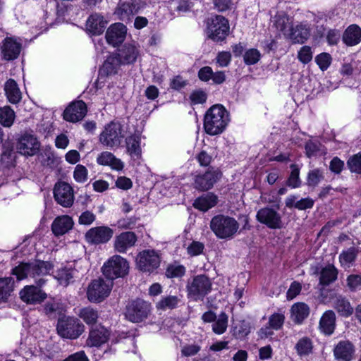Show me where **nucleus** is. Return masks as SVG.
Segmentation results:
<instances>
[{"label":"nucleus","instance_id":"1","mask_svg":"<svg viewBox=\"0 0 361 361\" xmlns=\"http://www.w3.org/2000/svg\"><path fill=\"white\" fill-rule=\"evenodd\" d=\"M53 269V264L49 261L35 259L27 262H21L12 269V274L18 281L32 279L39 287L47 283L45 277Z\"/></svg>","mask_w":361,"mask_h":361},{"label":"nucleus","instance_id":"2","mask_svg":"<svg viewBox=\"0 0 361 361\" xmlns=\"http://www.w3.org/2000/svg\"><path fill=\"white\" fill-rule=\"evenodd\" d=\"M228 122V115L226 109L220 104L210 107L206 112L204 118L205 132L211 135L221 133Z\"/></svg>","mask_w":361,"mask_h":361},{"label":"nucleus","instance_id":"3","mask_svg":"<svg viewBox=\"0 0 361 361\" xmlns=\"http://www.w3.org/2000/svg\"><path fill=\"white\" fill-rule=\"evenodd\" d=\"M210 229L219 239H231L239 229V224L233 217L217 214L210 221Z\"/></svg>","mask_w":361,"mask_h":361},{"label":"nucleus","instance_id":"4","mask_svg":"<svg viewBox=\"0 0 361 361\" xmlns=\"http://www.w3.org/2000/svg\"><path fill=\"white\" fill-rule=\"evenodd\" d=\"M228 20L223 16L216 15L207 19L206 34L214 42L224 40L229 33Z\"/></svg>","mask_w":361,"mask_h":361},{"label":"nucleus","instance_id":"5","mask_svg":"<svg viewBox=\"0 0 361 361\" xmlns=\"http://www.w3.org/2000/svg\"><path fill=\"white\" fill-rule=\"evenodd\" d=\"M124 137L123 126L118 121H111L106 124L99 135V140L109 148L119 147Z\"/></svg>","mask_w":361,"mask_h":361},{"label":"nucleus","instance_id":"6","mask_svg":"<svg viewBox=\"0 0 361 361\" xmlns=\"http://www.w3.org/2000/svg\"><path fill=\"white\" fill-rule=\"evenodd\" d=\"M188 296L193 300H203L212 290V281L204 274L197 275L186 286Z\"/></svg>","mask_w":361,"mask_h":361},{"label":"nucleus","instance_id":"7","mask_svg":"<svg viewBox=\"0 0 361 361\" xmlns=\"http://www.w3.org/2000/svg\"><path fill=\"white\" fill-rule=\"evenodd\" d=\"M56 330L59 336L64 338L75 339L85 331V326L75 317L59 319Z\"/></svg>","mask_w":361,"mask_h":361},{"label":"nucleus","instance_id":"8","mask_svg":"<svg viewBox=\"0 0 361 361\" xmlns=\"http://www.w3.org/2000/svg\"><path fill=\"white\" fill-rule=\"evenodd\" d=\"M128 262L120 255H114L102 267L103 274L111 281L126 276L128 273Z\"/></svg>","mask_w":361,"mask_h":361},{"label":"nucleus","instance_id":"9","mask_svg":"<svg viewBox=\"0 0 361 361\" xmlns=\"http://www.w3.org/2000/svg\"><path fill=\"white\" fill-rule=\"evenodd\" d=\"M113 286L111 281L102 279L93 280L88 286L87 297L92 302H100L109 296Z\"/></svg>","mask_w":361,"mask_h":361},{"label":"nucleus","instance_id":"10","mask_svg":"<svg viewBox=\"0 0 361 361\" xmlns=\"http://www.w3.org/2000/svg\"><path fill=\"white\" fill-rule=\"evenodd\" d=\"M256 219L270 229H281L283 227L281 214L269 206L262 207L257 212Z\"/></svg>","mask_w":361,"mask_h":361},{"label":"nucleus","instance_id":"11","mask_svg":"<svg viewBox=\"0 0 361 361\" xmlns=\"http://www.w3.org/2000/svg\"><path fill=\"white\" fill-rule=\"evenodd\" d=\"M40 147V142L35 135L31 132H25L18 137L16 145L17 151L27 157L36 154Z\"/></svg>","mask_w":361,"mask_h":361},{"label":"nucleus","instance_id":"12","mask_svg":"<svg viewBox=\"0 0 361 361\" xmlns=\"http://www.w3.org/2000/svg\"><path fill=\"white\" fill-rule=\"evenodd\" d=\"M150 305L142 300H135L126 306V317L132 322H140L148 317Z\"/></svg>","mask_w":361,"mask_h":361},{"label":"nucleus","instance_id":"13","mask_svg":"<svg viewBox=\"0 0 361 361\" xmlns=\"http://www.w3.org/2000/svg\"><path fill=\"white\" fill-rule=\"evenodd\" d=\"M136 264L140 270L151 273L159 267L160 257L154 250H143L137 255Z\"/></svg>","mask_w":361,"mask_h":361},{"label":"nucleus","instance_id":"14","mask_svg":"<svg viewBox=\"0 0 361 361\" xmlns=\"http://www.w3.org/2000/svg\"><path fill=\"white\" fill-rule=\"evenodd\" d=\"M54 197L56 202L62 207H70L74 202L73 189L66 182H57L54 188Z\"/></svg>","mask_w":361,"mask_h":361},{"label":"nucleus","instance_id":"15","mask_svg":"<svg viewBox=\"0 0 361 361\" xmlns=\"http://www.w3.org/2000/svg\"><path fill=\"white\" fill-rule=\"evenodd\" d=\"M114 231L108 226H97L89 229L85 233L86 241L92 245L104 244L112 238Z\"/></svg>","mask_w":361,"mask_h":361},{"label":"nucleus","instance_id":"16","mask_svg":"<svg viewBox=\"0 0 361 361\" xmlns=\"http://www.w3.org/2000/svg\"><path fill=\"white\" fill-rule=\"evenodd\" d=\"M37 285L25 286L20 291V298L25 303L29 305L40 304L47 298V293Z\"/></svg>","mask_w":361,"mask_h":361},{"label":"nucleus","instance_id":"17","mask_svg":"<svg viewBox=\"0 0 361 361\" xmlns=\"http://www.w3.org/2000/svg\"><path fill=\"white\" fill-rule=\"evenodd\" d=\"M87 113V106L84 102L76 101L68 105L64 110L63 116L68 122H78L82 120Z\"/></svg>","mask_w":361,"mask_h":361},{"label":"nucleus","instance_id":"18","mask_svg":"<svg viewBox=\"0 0 361 361\" xmlns=\"http://www.w3.org/2000/svg\"><path fill=\"white\" fill-rule=\"evenodd\" d=\"M355 352V346L349 341H341L334 348V355L336 361H351Z\"/></svg>","mask_w":361,"mask_h":361},{"label":"nucleus","instance_id":"19","mask_svg":"<svg viewBox=\"0 0 361 361\" xmlns=\"http://www.w3.org/2000/svg\"><path fill=\"white\" fill-rule=\"evenodd\" d=\"M126 33V27L123 23H116L107 29L106 39L109 44L115 47L124 41Z\"/></svg>","mask_w":361,"mask_h":361},{"label":"nucleus","instance_id":"20","mask_svg":"<svg viewBox=\"0 0 361 361\" xmlns=\"http://www.w3.org/2000/svg\"><path fill=\"white\" fill-rule=\"evenodd\" d=\"M4 59L12 61L17 59L20 53L21 44L12 37H6L1 47Z\"/></svg>","mask_w":361,"mask_h":361},{"label":"nucleus","instance_id":"21","mask_svg":"<svg viewBox=\"0 0 361 361\" xmlns=\"http://www.w3.org/2000/svg\"><path fill=\"white\" fill-rule=\"evenodd\" d=\"M220 173L215 170H209L204 174L198 175L195 179V188L199 190H208L219 178Z\"/></svg>","mask_w":361,"mask_h":361},{"label":"nucleus","instance_id":"22","mask_svg":"<svg viewBox=\"0 0 361 361\" xmlns=\"http://www.w3.org/2000/svg\"><path fill=\"white\" fill-rule=\"evenodd\" d=\"M123 64H131L135 62L140 55L139 46L133 43L125 44L117 54Z\"/></svg>","mask_w":361,"mask_h":361},{"label":"nucleus","instance_id":"23","mask_svg":"<svg viewBox=\"0 0 361 361\" xmlns=\"http://www.w3.org/2000/svg\"><path fill=\"white\" fill-rule=\"evenodd\" d=\"M136 241L137 236L133 232H123L116 237L114 248L117 252L124 253L128 248L133 247Z\"/></svg>","mask_w":361,"mask_h":361},{"label":"nucleus","instance_id":"24","mask_svg":"<svg viewBox=\"0 0 361 361\" xmlns=\"http://www.w3.org/2000/svg\"><path fill=\"white\" fill-rule=\"evenodd\" d=\"M109 336L108 330L99 326L90 331L86 343L90 347L100 346L108 341Z\"/></svg>","mask_w":361,"mask_h":361},{"label":"nucleus","instance_id":"25","mask_svg":"<svg viewBox=\"0 0 361 361\" xmlns=\"http://www.w3.org/2000/svg\"><path fill=\"white\" fill-rule=\"evenodd\" d=\"M73 221L67 216H61L55 219L51 224V230L55 235H62L72 228Z\"/></svg>","mask_w":361,"mask_h":361},{"label":"nucleus","instance_id":"26","mask_svg":"<svg viewBox=\"0 0 361 361\" xmlns=\"http://www.w3.org/2000/svg\"><path fill=\"white\" fill-rule=\"evenodd\" d=\"M97 163L102 166H109L112 169L120 171L123 168V163L110 152H103L97 158Z\"/></svg>","mask_w":361,"mask_h":361},{"label":"nucleus","instance_id":"27","mask_svg":"<svg viewBox=\"0 0 361 361\" xmlns=\"http://www.w3.org/2000/svg\"><path fill=\"white\" fill-rule=\"evenodd\" d=\"M107 21L98 13L92 14L87 21V29L93 35H100L106 26Z\"/></svg>","mask_w":361,"mask_h":361},{"label":"nucleus","instance_id":"28","mask_svg":"<svg viewBox=\"0 0 361 361\" xmlns=\"http://www.w3.org/2000/svg\"><path fill=\"white\" fill-rule=\"evenodd\" d=\"M218 202V197L212 192H207L197 197L194 203L195 208L207 212L209 209L214 207Z\"/></svg>","mask_w":361,"mask_h":361},{"label":"nucleus","instance_id":"29","mask_svg":"<svg viewBox=\"0 0 361 361\" xmlns=\"http://www.w3.org/2000/svg\"><path fill=\"white\" fill-rule=\"evenodd\" d=\"M314 201L310 197L301 198L298 200L295 195H290L285 200L286 207L292 209L295 208L298 210H305L311 209L314 206Z\"/></svg>","mask_w":361,"mask_h":361},{"label":"nucleus","instance_id":"30","mask_svg":"<svg viewBox=\"0 0 361 361\" xmlns=\"http://www.w3.org/2000/svg\"><path fill=\"white\" fill-rule=\"evenodd\" d=\"M310 307L305 302H296L290 309V318L293 322L300 324L308 317Z\"/></svg>","mask_w":361,"mask_h":361},{"label":"nucleus","instance_id":"31","mask_svg":"<svg viewBox=\"0 0 361 361\" xmlns=\"http://www.w3.org/2000/svg\"><path fill=\"white\" fill-rule=\"evenodd\" d=\"M343 41L348 46H354L361 41V28L355 25H350L345 30Z\"/></svg>","mask_w":361,"mask_h":361},{"label":"nucleus","instance_id":"32","mask_svg":"<svg viewBox=\"0 0 361 361\" xmlns=\"http://www.w3.org/2000/svg\"><path fill=\"white\" fill-rule=\"evenodd\" d=\"M4 90L9 102L16 104L21 100V92L13 79H9L5 82Z\"/></svg>","mask_w":361,"mask_h":361},{"label":"nucleus","instance_id":"33","mask_svg":"<svg viewBox=\"0 0 361 361\" xmlns=\"http://www.w3.org/2000/svg\"><path fill=\"white\" fill-rule=\"evenodd\" d=\"M64 312L63 305L55 299H51L45 302L43 306V312L49 319H56Z\"/></svg>","mask_w":361,"mask_h":361},{"label":"nucleus","instance_id":"34","mask_svg":"<svg viewBox=\"0 0 361 361\" xmlns=\"http://www.w3.org/2000/svg\"><path fill=\"white\" fill-rule=\"evenodd\" d=\"M336 314L334 311H326L320 319V329L325 334L331 335L335 329Z\"/></svg>","mask_w":361,"mask_h":361},{"label":"nucleus","instance_id":"35","mask_svg":"<svg viewBox=\"0 0 361 361\" xmlns=\"http://www.w3.org/2000/svg\"><path fill=\"white\" fill-rule=\"evenodd\" d=\"M338 269L333 264H328L320 271L319 284L327 286L334 282L338 277Z\"/></svg>","mask_w":361,"mask_h":361},{"label":"nucleus","instance_id":"36","mask_svg":"<svg viewBox=\"0 0 361 361\" xmlns=\"http://www.w3.org/2000/svg\"><path fill=\"white\" fill-rule=\"evenodd\" d=\"M126 144L128 153L133 158H139L141 156L140 136L135 133L126 138Z\"/></svg>","mask_w":361,"mask_h":361},{"label":"nucleus","instance_id":"37","mask_svg":"<svg viewBox=\"0 0 361 361\" xmlns=\"http://www.w3.org/2000/svg\"><path fill=\"white\" fill-rule=\"evenodd\" d=\"M334 307L340 315L345 317L350 316L353 312L349 300L341 295L336 296L334 300Z\"/></svg>","mask_w":361,"mask_h":361},{"label":"nucleus","instance_id":"38","mask_svg":"<svg viewBox=\"0 0 361 361\" xmlns=\"http://www.w3.org/2000/svg\"><path fill=\"white\" fill-rule=\"evenodd\" d=\"M274 25L287 38L290 35L293 27L292 19L286 15L276 16L275 17Z\"/></svg>","mask_w":361,"mask_h":361},{"label":"nucleus","instance_id":"39","mask_svg":"<svg viewBox=\"0 0 361 361\" xmlns=\"http://www.w3.org/2000/svg\"><path fill=\"white\" fill-rule=\"evenodd\" d=\"M121 64L123 63L117 54L110 55L104 61L101 72L107 75L116 74Z\"/></svg>","mask_w":361,"mask_h":361},{"label":"nucleus","instance_id":"40","mask_svg":"<svg viewBox=\"0 0 361 361\" xmlns=\"http://www.w3.org/2000/svg\"><path fill=\"white\" fill-rule=\"evenodd\" d=\"M358 249L355 247H350L348 249L343 250L339 255V262L341 267L344 268H350L357 258L358 255Z\"/></svg>","mask_w":361,"mask_h":361},{"label":"nucleus","instance_id":"41","mask_svg":"<svg viewBox=\"0 0 361 361\" xmlns=\"http://www.w3.org/2000/svg\"><path fill=\"white\" fill-rule=\"evenodd\" d=\"M76 273L73 269L63 268L57 271L55 278L61 286H67L77 277Z\"/></svg>","mask_w":361,"mask_h":361},{"label":"nucleus","instance_id":"42","mask_svg":"<svg viewBox=\"0 0 361 361\" xmlns=\"http://www.w3.org/2000/svg\"><path fill=\"white\" fill-rule=\"evenodd\" d=\"M14 288V280L12 277L0 278V302H6Z\"/></svg>","mask_w":361,"mask_h":361},{"label":"nucleus","instance_id":"43","mask_svg":"<svg viewBox=\"0 0 361 361\" xmlns=\"http://www.w3.org/2000/svg\"><path fill=\"white\" fill-rule=\"evenodd\" d=\"M310 37V32L307 28L303 25H298L293 27L288 39H291L293 43H304Z\"/></svg>","mask_w":361,"mask_h":361},{"label":"nucleus","instance_id":"44","mask_svg":"<svg viewBox=\"0 0 361 361\" xmlns=\"http://www.w3.org/2000/svg\"><path fill=\"white\" fill-rule=\"evenodd\" d=\"M137 12L136 6L129 2L120 4L116 11V14L118 18L123 20H129L130 17L133 16Z\"/></svg>","mask_w":361,"mask_h":361},{"label":"nucleus","instance_id":"45","mask_svg":"<svg viewBox=\"0 0 361 361\" xmlns=\"http://www.w3.org/2000/svg\"><path fill=\"white\" fill-rule=\"evenodd\" d=\"M78 316L87 324L93 325L97 323L99 314L97 310H94L91 307H86L80 310Z\"/></svg>","mask_w":361,"mask_h":361},{"label":"nucleus","instance_id":"46","mask_svg":"<svg viewBox=\"0 0 361 361\" xmlns=\"http://www.w3.org/2000/svg\"><path fill=\"white\" fill-rule=\"evenodd\" d=\"M180 298L176 295H168L163 297L156 305L158 310H172L178 307Z\"/></svg>","mask_w":361,"mask_h":361},{"label":"nucleus","instance_id":"47","mask_svg":"<svg viewBox=\"0 0 361 361\" xmlns=\"http://www.w3.org/2000/svg\"><path fill=\"white\" fill-rule=\"evenodd\" d=\"M15 117V112L9 106L0 108V123L3 126L11 127L14 122Z\"/></svg>","mask_w":361,"mask_h":361},{"label":"nucleus","instance_id":"48","mask_svg":"<svg viewBox=\"0 0 361 361\" xmlns=\"http://www.w3.org/2000/svg\"><path fill=\"white\" fill-rule=\"evenodd\" d=\"M228 326V316L225 312H221L212 324V330L216 334H224Z\"/></svg>","mask_w":361,"mask_h":361},{"label":"nucleus","instance_id":"49","mask_svg":"<svg viewBox=\"0 0 361 361\" xmlns=\"http://www.w3.org/2000/svg\"><path fill=\"white\" fill-rule=\"evenodd\" d=\"M291 173L286 181V185L292 188H296L300 186L301 180L299 177L300 169L295 164H291Z\"/></svg>","mask_w":361,"mask_h":361},{"label":"nucleus","instance_id":"50","mask_svg":"<svg viewBox=\"0 0 361 361\" xmlns=\"http://www.w3.org/2000/svg\"><path fill=\"white\" fill-rule=\"evenodd\" d=\"M295 349L300 356L308 355L312 349L311 340L307 337L300 339L295 345Z\"/></svg>","mask_w":361,"mask_h":361},{"label":"nucleus","instance_id":"51","mask_svg":"<svg viewBox=\"0 0 361 361\" xmlns=\"http://www.w3.org/2000/svg\"><path fill=\"white\" fill-rule=\"evenodd\" d=\"M38 159L43 166H52L55 157L53 152L49 148H46L38 155Z\"/></svg>","mask_w":361,"mask_h":361},{"label":"nucleus","instance_id":"52","mask_svg":"<svg viewBox=\"0 0 361 361\" xmlns=\"http://www.w3.org/2000/svg\"><path fill=\"white\" fill-rule=\"evenodd\" d=\"M185 273V268L183 265H169L166 270V276L167 278H179Z\"/></svg>","mask_w":361,"mask_h":361},{"label":"nucleus","instance_id":"53","mask_svg":"<svg viewBox=\"0 0 361 361\" xmlns=\"http://www.w3.org/2000/svg\"><path fill=\"white\" fill-rule=\"evenodd\" d=\"M347 165L351 172L361 174V152L349 158Z\"/></svg>","mask_w":361,"mask_h":361},{"label":"nucleus","instance_id":"54","mask_svg":"<svg viewBox=\"0 0 361 361\" xmlns=\"http://www.w3.org/2000/svg\"><path fill=\"white\" fill-rule=\"evenodd\" d=\"M323 178V174L319 169L312 170L308 173L307 184L310 187L314 188Z\"/></svg>","mask_w":361,"mask_h":361},{"label":"nucleus","instance_id":"55","mask_svg":"<svg viewBox=\"0 0 361 361\" xmlns=\"http://www.w3.org/2000/svg\"><path fill=\"white\" fill-rule=\"evenodd\" d=\"M285 320V317L281 313H274L270 316L268 324L274 330L280 329Z\"/></svg>","mask_w":361,"mask_h":361},{"label":"nucleus","instance_id":"56","mask_svg":"<svg viewBox=\"0 0 361 361\" xmlns=\"http://www.w3.org/2000/svg\"><path fill=\"white\" fill-rule=\"evenodd\" d=\"M87 169L81 164H78L73 171V178L78 183H84L87 180Z\"/></svg>","mask_w":361,"mask_h":361},{"label":"nucleus","instance_id":"57","mask_svg":"<svg viewBox=\"0 0 361 361\" xmlns=\"http://www.w3.org/2000/svg\"><path fill=\"white\" fill-rule=\"evenodd\" d=\"M347 286L351 291L361 288V275L350 274L347 277Z\"/></svg>","mask_w":361,"mask_h":361},{"label":"nucleus","instance_id":"58","mask_svg":"<svg viewBox=\"0 0 361 361\" xmlns=\"http://www.w3.org/2000/svg\"><path fill=\"white\" fill-rule=\"evenodd\" d=\"M331 57L329 54L322 53L316 56L315 61L322 71L326 70L331 64Z\"/></svg>","mask_w":361,"mask_h":361},{"label":"nucleus","instance_id":"59","mask_svg":"<svg viewBox=\"0 0 361 361\" xmlns=\"http://www.w3.org/2000/svg\"><path fill=\"white\" fill-rule=\"evenodd\" d=\"M260 59V53L255 49L247 51L244 55V61L246 64L252 65L258 62Z\"/></svg>","mask_w":361,"mask_h":361},{"label":"nucleus","instance_id":"60","mask_svg":"<svg viewBox=\"0 0 361 361\" xmlns=\"http://www.w3.org/2000/svg\"><path fill=\"white\" fill-rule=\"evenodd\" d=\"M298 58L300 61L306 64L312 61V53L309 46L302 47L298 51Z\"/></svg>","mask_w":361,"mask_h":361},{"label":"nucleus","instance_id":"61","mask_svg":"<svg viewBox=\"0 0 361 361\" xmlns=\"http://www.w3.org/2000/svg\"><path fill=\"white\" fill-rule=\"evenodd\" d=\"M207 98V93L202 90L193 91L190 96V99L193 104H203L206 102Z\"/></svg>","mask_w":361,"mask_h":361},{"label":"nucleus","instance_id":"62","mask_svg":"<svg viewBox=\"0 0 361 361\" xmlns=\"http://www.w3.org/2000/svg\"><path fill=\"white\" fill-rule=\"evenodd\" d=\"M95 219V214L92 212L87 210L80 214L78 221L80 224L88 226L92 224Z\"/></svg>","mask_w":361,"mask_h":361},{"label":"nucleus","instance_id":"63","mask_svg":"<svg viewBox=\"0 0 361 361\" xmlns=\"http://www.w3.org/2000/svg\"><path fill=\"white\" fill-rule=\"evenodd\" d=\"M204 245L203 243L198 241H193L188 247V253L191 256L199 255L203 252Z\"/></svg>","mask_w":361,"mask_h":361},{"label":"nucleus","instance_id":"64","mask_svg":"<svg viewBox=\"0 0 361 361\" xmlns=\"http://www.w3.org/2000/svg\"><path fill=\"white\" fill-rule=\"evenodd\" d=\"M302 289L301 284L297 281H293L286 293L288 300H293L300 294Z\"/></svg>","mask_w":361,"mask_h":361}]
</instances>
